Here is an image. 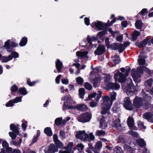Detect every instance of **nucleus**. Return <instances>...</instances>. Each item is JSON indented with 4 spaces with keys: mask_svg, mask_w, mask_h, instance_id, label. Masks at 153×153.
Instances as JSON below:
<instances>
[{
    "mask_svg": "<svg viewBox=\"0 0 153 153\" xmlns=\"http://www.w3.org/2000/svg\"><path fill=\"white\" fill-rule=\"evenodd\" d=\"M110 99L108 96H105L102 98L103 102L101 105V111L100 113L102 114L107 113L109 115L110 112L109 110L113 102L116 99L117 96L116 93L113 92L110 93Z\"/></svg>",
    "mask_w": 153,
    "mask_h": 153,
    "instance_id": "obj_1",
    "label": "nucleus"
},
{
    "mask_svg": "<svg viewBox=\"0 0 153 153\" xmlns=\"http://www.w3.org/2000/svg\"><path fill=\"white\" fill-rule=\"evenodd\" d=\"M144 100L143 99L138 97H135L133 100V104L134 107L137 108H140L143 107V108H146L149 105V103L148 102L151 98V96H148L145 93L143 94Z\"/></svg>",
    "mask_w": 153,
    "mask_h": 153,
    "instance_id": "obj_2",
    "label": "nucleus"
},
{
    "mask_svg": "<svg viewBox=\"0 0 153 153\" xmlns=\"http://www.w3.org/2000/svg\"><path fill=\"white\" fill-rule=\"evenodd\" d=\"M143 71H146L149 75H151L150 71L147 68L144 66H140L137 68L136 71L134 69H132L131 73L132 78L135 82H139V78L141 75L143 73Z\"/></svg>",
    "mask_w": 153,
    "mask_h": 153,
    "instance_id": "obj_3",
    "label": "nucleus"
},
{
    "mask_svg": "<svg viewBox=\"0 0 153 153\" xmlns=\"http://www.w3.org/2000/svg\"><path fill=\"white\" fill-rule=\"evenodd\" d=\"M130 70V68H128L127 70H126L125 74L120 72H118L114 76L115 82H118L121 83L124 82L126 81V77L128 75Z\"/></svg>",
    "mask_w": 153,
    "mask_h": 153,
    "instance_id": "obj_4",
    "label": "nucleus"
},
{
    "mask_svg": "<svg viewBox=\"0 0 153 153\" xmlns=\"http://www.w3.org/2000/svg\"><path fill=\"white\" fill-rule=\"evenodd\" d=\"M18 44L16 43L15 39H11L7 40L4 42L3 47L4 48L7 52H10L13 50V48L17 46Z\"/></svg>",
    "mask_w": 153,
    "mask_h": 153,
    "instance_id": "obj_5",
    "label": "nucleus"
},
{
    "mask_svg": "<svg viewBox=\"0 0 153 153\" xmlns=\"http://www.w3.org/2000/svg\"><path fill=\"white\" fill-rule=\"evenodd\" d=\"M122 88L124 91H126L129 96L133 95L136 91L135 86L131 84L127 85L126 87L123 86Z\"/></svg>",
    "mask_w": 153,
    "mask_h": 153,
    "instance_id": "obj_6",
    "label": "nucleus"
},
{
    "mask_svg": "<svg viewBox=\"0 0 153 153\" xmlns=\"http://www.w3.org/2000/svg\"><path fill=\"white\" fill-rule=\"evenodd\" d=\"M76 136L77 138L80 139L83 141H87L89 140L88 136L84 130L77 132Z\"/></svg>",
    "mask_w": 153,
    "mask_h": 153,
    "instance_id": "obj_7",
    "label": "nucleus"
},
{
    "mask_svg": "<svg viewBox=\"0 0 153 153\" xmlns=\"http://www.w3.org/2000/svg\"><path fill=\"white\" fill-rule=\"evenodd\" d=\"M91 117V115L90 114L88 113H85L78 117L77 120L81 122L86 123L89 121Z\"/></svg>",
    "mask_w": 153,
    "mask_h": 153,
    "instance_id": "obj_8",
    "label": "nucleus"
},
{
    "mask_svg": "<svg viewBox=\"0 0 153 153\" xmlns=\"http://www.w3.org/2000/svg\"><path fill=\"white\" fill-rule=\"evenodd\" d=\"M62 100L64 101L62 110L64 111L67 108H68V104L72 103V98L70 95H66L62 98Z\"/></svg>",
    "mask_w": 153,
    "mask_h": 153,
    "instance_id": "obj_9",
    "label": "nucleus"
},
{
    "mask_svg": "<svg viewBox=\"0 0 153 153\" xmlns=\"http://www.w3.org/2000/svg\"><path fill=\"white\" fill-rule=\"evenodd\" d=\"M58 151V148L53 143L50 145L48 149H45L44 150L45 153H55Z\"/></svg>",
    "mask_w": 153,
    "mask_h": 153,
    "instance_id": "obj_10",
    "label": "nucleus"
},
{
    "mask_svg": "<svg viewBox=\"0 0 153 153\" xmlns=\"http://www.w3.org/2000/svg\"><path fill=\"white\" fill-rule=\"evenodd\" d=\"M105 25V24L102 22L97 21L93 22L91 26L93 27H95L99 30H100L103 29Z\"/></svg>",
    "mask_w": 153,
    "mask_h": 153,
    "instance_id": "obj_11",
    "label": "nucleus"
},
{
    "mask_svg": "<svg viewBox=\"0 0 153 153\" xmlns=\"http://www.w3.org/2000/svg\"><path fill=\"white\" fill-rule=\"evenodd\" d=\"M123 106L126 109L131 110L132 109L131 102L128 97H125L124 100Z\"/></svg>",
    "mask_w": 153,
    "mask_h": 153,
    "instance_id": "obj_12",
    "label": "nucleus"
},
{
    "mask_svg": "<svg viewBox=\"0 0 153 153\" xmlns=\"http://www.w3.org/2000/svg\"><path fill=\"white\" fill-rule=\"evenodd\" d=\"M102 94V92L101 91H98V93L97 94V97L95 99V100H92V102L90 103V105L91 107L94 108L97 106V103L101 97Z\"/></svg>",
    "mask_w": 153,
    "mask_h": 153,
    "instance_id": "obj_13",
    "label": "nucleus"
},
{
    "mask_svg": "<svg viewBox=\"0 0 153 153\" xmlns=\"http://www.w3.org/2000/svg\"><path fill=\"white\" fill-rule=\"evenodd\" d=\"M149 39L148 38H146L140 43L136 42L135 45L136 46L139 48H142L145 47L148 43L149 46H150L151 45V43L149 42Z\"/></svg>",
    "mask_w": 153,
    "mask_h": 153,
    "instance_id": "obj_14",
    "label": "nucleus"
},
{
    "mask_svg": "<svg viewBox=\"0 0 153 153\" xmlns=\"http://www.w3.org/2000/svg\"><path fill=\"white\" fill-rule=\"evenodd\" d=\"M127 123L130 130H137V128L134 126V120L131 117H129L127 120Z\"/></svg>",
    "mask_w": 153,
    "mask_h": 153,
    "instance_id": "obj_15",
    "label": "nucleus"
},
{
    "mask_svg": "<svg viewBox=\"0 0 153 153\" xmlns=\"http://www.w3.org/2000/svg\"><path fill=\"white\" fill-rule=\"evenodd\" d=\"M143 117L149 122L153 123V113L148 112L143 114Z\"/></svg>",
    "mask_w": 153,
    "mask_h": 153,
    "instance_id": "obj_16",
    "label": "nucleus"
},
{
    "mask_svg": "<svg viewBox=\"0 0 153 153\" xmlns=\"http://www.w3.org/2000/svg\"><path fill=\"white\" fill-rule=\"evenodd\" d=\"M105 50L104 46L100 45L98 46L97 49L95 51L94 53L97 55H101L103 54Z\"/></svg>",
    "mask_w": 153,
    "mask_h": 153,
    "instance_id": "obj_17",
    "label": "nucleus"
},
{
    "mask_svg": "<svg viewBox=\"0 0 153 153\" xmlns=\"http://www.w3.org/2000/svg\"><path fill=\"white\" fill-rule=\"evenodd\" d=\"M88 52L86 51H78L76 52V54L78 58L82 59L87 57L88 56L87 55Z\"/></svg>",
    "mask_w": 153,
    "mask_h": 153,
    "instance_id": "obj_18",
    "label": "nucleus"
},
{
    "mask_svg": "<svg viewBox=\"0 0 153 153\" xmlns=\"http://www.w3.org/2000/svg\"><path fill=\"white\" fill-rule=\"evenodd\" d=\"M87 40L88 41V43L89 44V45L91 46L92 47L94 46L96 47L97 46V44H94L92 45V41H97V39L95 36H92L91 38L90 36L88 35L87 38Z\"/></svg>",
    "mask_w": 153,
    "mask_h": 153,
    "instance_id": "obj_19",
    "label": "nucleus"
},
{
    "mask_svg": "<svg viewBox=\"0 0 153 153\" xmlns=\"http://www.w3.org/2000/svg\"><path fill=\"white\" fill-rule=\"evenodd\" d=\"M108 120L106 117H102L100 120V127L102 128H105L107 126Z\"/></svg>",
    "mask_w": 153,
    "mask_h": 153,
    "instance_id": "obj_20",
    "label": "nucleus"
},
{
    "mask_svg": "<svg viewBox=\"0 0 153 153\" xmlns=\"http://www.w3.org/2000/svg\"><path fill=\"white\" fill-rule=\"evenodd\" d=\"M108 87L113 90H117L120 88V85L118 84L110 82L108 84Z\"/></svg>",
    "mask_w": 153,
    "mask_h": 153,
    "instance_id": "obj_21",
    "label": "nucleus"
},
{
    "mask_svg": "<svg viewBox=\"0 0 153 153\" xmlns=\"http://www.w3.org/2000/svg\"><path fill=\"white\" fill-rule=\"evenodd\" d=\"M10 130L13 131L16 134H18L19 128L18 125H15L13 124H11L10 125Z\"/></svg>",
    "mask_w": 153,
    "mask_h": 153,
    "instance_id": "obj_22",
    "label": "nucleus"
},
{
    "mask_svg": "<svg viewBox=\"0 0 153 153\" xmlns=\"http://www.w3.org/2000/svg\"><path fill=\"white\" fill-rule=\"evenodd\" d=\"M102 147V143L100 141H98L96 143L95 146V150L94 153H99L100 152L99 150L101 149Z\"/></svg>",
    "mask_w": 153,
    "mask_h": 153,
    "instance_id": "obj_23",
    "label": "nucleus"
},
{
    "mask_svg": "<svg viewBox=\"0 0 153 153\" xmlns=\"http://www.w3.org/2000/svg\"><path fill=\"white\" fill-rule=\"evenodd\" d=\"M76 108L81 111H85L87 109L86 106L84 104H80L76 105Z\"/></svg>",
    "mask_w": 153,
    "mask_h": 153,
    "instance_id": "obj_24",
    "label": "nucleus"
},
{
    "mask_svg": "<svg viewBox=\"0 0 153 153\" xmlns=\"http://www.w3.org/2000/svg\"><path fill=\"white\" fill-rule=\"evenodd\" d=\"M62 63L59 59L57 60L56 62V66L57 71L59 72H61V70L62 66Z\"/></svg>",
    "mask_w": 153,
    "mask_h": 153,
    "instance_id": "obj_25",
    "label": "nucleus"
},
{
    "mask_svg": "<svg viewBox=\"0 0 153 153\" xmlns=\"http://www.w3.org/2000/svg\"><path fill=\"white\" fill-rule=\"evenodd\" d=\"M73 144L74 143L73 142H70L68 143L67 146L64 147V149L67 150L70 153H73L74 151V149L73 150L72 149Z\"/></svg>",
    "mask_w": 153,
    "mask_h": 153,
    "instance_id": "obj_26",
    "label": "nucleus"
},
{
    "mask_svg": "<svg viewBox=\"0 0 153 153\" xmlns=\"http://www.w3.org/2000/svg\"><path fill=\"white\" fill-rule=\"evenodd\" d=\"M136 142L137 144L140 147H143L145 146L146 143L144 139L142 138H139L137 139Z\"/></svg>",
    "mask_w": 153,
    "mask_h": 153,
    "instance_id": "obj_27",
    "label": "nucleus"
},
{
    "mask_svg": "<svg viewBox=\"0 0 153 153\" xmlns=\"http://www.w3.org/2000/svg\"><path fill=\"white\" fill-rule=\"evenodd\" d=\"M13 59V57L11 55H9L8 56H2L1 57V62L3 63L7 62Z\"/></svg>",
    "mask_w": 153,
    "mask_h": 153,
    "instance_id": "obj_28",
    "label": "nucleus"
},
{
    "mask_svg": "<svg viewBox=\"0 0 153 153\" xmlns=\"http://www.w3.org/2000/svg\"><path fill=\"white\" fill-rule=\"evenodd\" d=\"M112 126L115 128H118L120 127L121 124L120 123V120L117 118L114 120L112 124Z\"/></svg>",
    "mask_w": 153,
    "mask_h": 153,
    "instance_id": "obj_29",
    "label": "nucleus"
},
{
    "mask_svg": "<svg viewBox=\"0 0 153 153\" xmlns=\"http://www.w3.org/2000/svg\"><path fill=\"white\" fill-rule=\"evenodd\" d=\"M62 117H58L55 120V123L56 126L61 125L62 126L64 125L63 123V120H62Z\"/></svg>",
    "mask_w": 153,
    "mask_h": 153,
    "instance_id": "obj_30",
    "label": "nucleus"
},
{
    "mask_svg": "<svg viewBox=\"0 0 153 153\" xmlns=\"http://www.w3.org/2000/svg\"><path fill=\"white\" fill-rule=\"evenodd\" d=\"M101 80V78L100 77L95 78L92 82L94 87H97L100 83Z\"/></svg>",
    "mask_w": 153,
    "mask_h": 153,
    "instance_id": "obj_31",
    "label": "nucleus"
},
{
    "mask_svg": "<svg viewBox=\"0 0 153 153\" xmlns=\"http://www.w3.org/2000/svg\"><path fill=\"white\" fill-rule=\"evenodd\" d=\"M27 38L26 37H23L21 39L19 45L20 46L23 47L25 46L27 42Z\"/></svg>",
    "mask_w": 153,
    "mask_h": 153,
    "instance_id": "obj_32",
    "label": "nucleus"
},
{
    "mask_svg": "<svg viewBox=\"0 0 153 153\" xmlns=\"http://www.w3.org/2000/svg\"><path fill=\"white\" fill-rule=\"evenodd\" d=\"M140 34V33L137 30L134 31L132 35V40L134 41L136 40L138 36H139Z\"/></svg>",
    "mask_w": 153,
    "mask_h": 153,
    "instance_id": "obj_33",
    "label": "nucleus"
},
{
    "mask_svg": "<svg viewBox=\"0 0 153 153\" xmlns=\"http://www.w3.org/2000/svg\"><path fill=\"white\" fill-rule=\"evenodd\" d=\"M44 132L47 135L51 136L52 135V132L50 127H47L45 128Z\"/></svg>",
    "mask_w": 153,
    "mask_h": 153,
    "instance_id": "obj_34",
    "label": "nucleus"
},
{
    "mask_svg": "<svg viewBox=\"0 0 153 153\" xmlns=\"http://www.w3.org/2000/svg\"><path fill=\"white\" fill-rule=\"evenodd\" d=\"M112 59L115 65L119 63L120 62V59L119 56L117 55H115L114 57H112Z\"/></svg>",
    "mask_w": 153,
    "mask_h": 153,
    "instance_id": "obj_35",
    "label": "nucleus"
},
{
    "mask_svg": "<svg viewBox=\"0 0 153 153\" xmlns=\"http://www.w3.org/2000/svg\"><path fill=\"white\" fill-rule=\"evenodd\" d=\"M84 148V146L82 144H77L76 147L74 148V150L77 149L80 152H82V150Z\"/></svg>",
    "mask_w": 153,
    "mask_h": 153,
    "instance_id": "obj_36",
    "label": "nucleus"
},
{
    "mask_svg": "<svg viewBox=\"0 0 153 153\" xmlns=\"http://www.w3.org/2000/svg\"><path fill=\"white\" fill-rule=\"evenodd\" d=\"M135 25L137 29H141L142 28L143 23L141 20H138L136 22Z\"/></svg>",
    "mask_w": 153,
    "mask_h": 153,
    "instance_id": "obj_37",
    "label": "nucleus"
},
{
    "mask_svg": "<svg viewBox=\"0 0 153 153\" xmlns=\"http://www.w3.org/2000/svg\"><path fill=\"white\" fill-rule=\"evenodd\" d=\"M54 143L58 148H59V149H64V147L63 146V144L59 140L57 141Z\"/></svg>",
    "mask_w": 153,
    "mask_h": 153,
    "instance_id": "obj_38",
    "label": "nucleus"
},
{
    "mask_svg": "<svg viewBox=\"0 0 153 153\" xmlns=\"http://www.w3.org/2000/svg\"><path fill=\"white\" fill-rule=\"evenodd\" d=\"M22 140L21 139H20L18 142H16L14 140L10 142V144L12 145H14L16 146H19L21 143Z\"/></svg>",
    "mask_w": 153,
    "mask_h": 153,
    "instance_id": "obj_39",
    "label": "nucleus"
},
{
    "mask_svg": "<svg viewBox=\"0 0 153 153\" xmlns=\"http://www.w3.org/2000/svg\"><path fill=\"white\" fill-rule=\"evenodd\" d=\"M40 131L38 130L37 131V133L36 136L33 139L32 141L31 144H33L36 142L38 137L40 135Z\"/></svg>",
    "mask_w": 153,
    "mask_h": 153,
    "instance_id": "obj_40",
    "label": "nucleus"
},
{
    "mask_svg": "<svg viewBox=\"0 0 153 153\" xmlns=\"http://www.w3.org/2000/svg\"><path fill=\"white\" fill-rule=\"evenodd\" d=\"M152 79H150L145 82L144 83L145 85L149 88H151L152 86Z\"/></svg>",
    "mask_w": 153,
    "mask_h": 153,
    "instance_id": "obj_41",
    "label": "nucleus"
},
{
    "mask_svg": "<svg viewBox=\"0 0 153 153\" xmlns=\"http://www.w3.org/2000/svg\"><path fill=\"white\" fill-rule=\"evenodd\" d=\"M104 82H105L107 85L108 86V84L110 83L109 82L110 76L109 75L105 74L104 76Z\"/></svg>",
    "mask_w": 153,
    "mask_h": 153,
    "instance_id": "obj_42",
    "label": "nucleus"
},
{
    "mask_svg": "<svg viewBox=\"0 0 153 153\" xmlns=\"http://www.w3.org/2000/svg\"><path fill=\"white\" fill-rule=\"evenodd\" d=\"M2 142L3 149H1V150H3L4 151V153H5V149L9 146V145L7 142L3 140Z\"/></svg>",
    "mask_w": 153,
    "mask_h": 153,
    "instance_id": "obj_43",
    "label": "nucleus"
},
{
    "mask_svg": "<svg viewBox=\"0 0 153 153\" xmlns=\"http://www.w3.org/2000/svg\"><path fill=\"white\" fill-rule=\"evenodd\" d=\"M19 92L23 95H26L27 94L26 89L24 88H19Z\"/></svg>",
    "mask_w": 153,
    "mask_h": 153,
    "instance_id": "obj_44",
    "label": "nucleus"
},
{
    "mask_svg": "<svg viewBox=\"0 0 153 153\" xmlns=\"http://www.w3.org/2000/svg\"><path fill=\"white\" fill-rule=\"evenodd\" d=\"M117 49L119 51L120 53H122L125 49V47L122 44H118Z\"/></svg>",
    "mask_w": 153,
    "mask_h": 153,
    "instance_id": "obj_45",
    "label": "nucleus"
},
{
    "mask_svg": "<svg viewBox=\"0 0 153 153\" xmlns=\"http://www.w3.org/2000/svg\"><path fill=\"white\" fill-rule=\"evenodd\" d=\"M105 134V132L103 130H98L95 133V135L97 136H103Z\"/></svg>",
    "mask_w": 153,
    "mask_h": 153,
    "instance_id": "obj_46",
    "label": "nucleus"
},
{
    "mask_svg": "<svg viewBox=\"0 0 153 153\" xmlns=\"http://www.w3.org/2000/svg\"><path fill=\"white\" fill-rule=\"evenodd\" d=\"M79 95L81 98L83 99L85 94V90L84 88H81L79 91Z\"/></svg>",
    "mask_w": 153,
    "mask_h": 153,
    "instance_id": "obj_47",
    "label": "nucleus"
},
{
    "mask_svg": "<svg viewBox=\"0 0 153 153\" xmlns=\"http://www.w3.org/2000/svg\"><path fill=\"white\" fill-rule=\"evenodd\" d=\"M39 82V80H37L35 81L31 82L29 79H27V82L28 85L30 86H33L36 83Z\"/></svg>",
    "mask_w": 153,
    "mask_h": 153,
    "instance_id": "obj_48",
    "label": "nucleus"
},
{
    "mask_svg": "<svg viewBox=\"0 0 153 153\" xmlns=\"http://www.w3.org/2000/svg\"><path fill=\"white\" fill-rule=\"evenodd\" d=\"M118 43H114L110 45L109 48L114 50L117 49Z\"/></svg>",
    "mask_w": 153,
    "mask_h": 153,
    "instance_id": "obj_49",
    "label": "nucleus"
},
{
    "mask_svg": "<svg viewBox=\"0 0 153 153\" xmlns=\"http://www.w3.org/2000/svg\"><path fill=\"white\" fill-rule=\"evenodd\" d=\"M18 87L15 84L13 85L10 88L11 93L17 91L18 90Z\"/></svg>",
    "mask_w": 153,
    "mask_h": 153,
    "instance_id": "obj_50",
    "label": "nucleus"
},
{
    "mask_svg": "<svg viewBox=\"0 0 153 153\" xmlns=\"http://www.w3.org/2000/svg\"><path fill=\"white\" fill-rule=\"evenodd\" d=\"M22 97H17L15 99L13 100L14 103H17L19 102H21L22 101Z\"/></svg>",
    "mask_w": 153,
    "mask_h": 153,
    "instance_id": "obj_51",
    "label": "nucleus"
},
{
    "mask_svg": "<svg viewBox=\"0 0 153 153\" xmlns=\"http://www.w3.org/2000/svg\"><path fill=\"white\" fill-rule=\"evenodd\" d=\"M77 83L80 85H82L83 81V79L80 77H78L76 79Z\"/></svg>",
    "mask_w": 153,
    "mask_h": 153,
    "instance_id": "obj_52",
    "label": "nucleus"
},
{
    "mask_svg": "<svg viewBox=\"0 0 153 153\" xmlns=\"http://www.w3.org/2000/svg\"><path fill=\"white\" fill-rule=\"evenodd\" d=\"M11 54L10 55H11V56L13 57V58L15 59L19 57V54L16 51H11Z\"/></svg>",
    "mask_w": 153,
    "mask_h": 153,
    "instance_id": "obj_53",
    "label": "nucleus"
},
{
    "mask_svg": "<svg viewBox=\"0 0 153 153\" xmlns=\"http://www.w3.org/2000/svg\"><path fill=\"white\" fill-rule=\"evenodd\" d=\"M124 148L125 150L127 151H133V149L131 147L127 145H125L124 146Z\"/></svg>",
    "mask_w": 153,
    "mask_h": 153,
    "instance_id": "obj_54",
    "label": "nucleus"
},
{
    "mask_svg": "<svg viewBox=\"0 0 153 153\" xmlns=\"http://www.w3.org/2000/svg\"><path fill=\"white\" fill-rule=\"evenodd\" d=\"M115 149V153H123V150L120 147L118 146H116Z\"/></svg>",
    "mask_w": 153,
    "mask_h": 153,
    "instance_id": "obj_55",
    "label": "nucleus"
},
{
    "mask_svg": "<svg viewBox=\"0 0 153 153\" xmlns=\"http://www.w3.org/2000/svg\"><path fill=\"white\" fill-rule=\"evenodd\" d=\"M129 133L135 137H137L138 136V134L136 132L133 131L132 130L129 131Z\"/></svg>",
    "mask_w": 153,
    "mask_h": 153,
    "instance_id": "obj_56",
    "label": "nucleus"
},
{
    "mask_svg": "<svg viewBox=\"0 0 153 153\" xmlns=\"http://www.w3.org/2000/svg\"><path fill=\"white\" fill-rule=\"evenodd\" d=\"M13 103H14L13 100H11L6 104L5 105L7 107H12L13 106Z\"/></svg>",
    "mask_w": 153,
    "mask_h": 153,
    "instance_id": "obj_57",
    "label": "nucleus"
},
{
    "mask_svg": "<svg viewBox=\"0 0 153 153\" xmlns=\"http://www.w3.org/2000/svg\"><path fill=\"white\" fill-rule=\"evenodd\" d=\"M15 133L12 132H10L9 134L12 139H15L16 137V135Z\"/></svg>",
    "mask_w": 153,
    "mask_h": 153,
    "instance_id": "obj_58",
    "label": "nucleus"
},
{
    "mask_svg": "<svg viewBox=\"0 0 153 153\" xmlns=\"http://www.w3.org/2000/svg\"><path fill=\"white\" fill-rule=\"evenodd\" d=\"M23 123L22 125V128H23L24 130H25L27 127L26 125L27 124V121L23 120L22 121Z\"/></svg>",
    "mask_w": 153,
    "mask_h": 153,
    "instance_id": "obj_59",
    "label": "nucleus"
},
{
    "mask_svg": "<svg viewBox=\"0 0 153 153\" xmlns=\"http://www.w3.org/2000/svg\"><path fill=\"white\" fill-rule=\"evenodd\" d=\"M123 39V35H120L117 36L116 38V40L119 42H121Z\"/></svg>",
    "mask_w": 153,
    "mask_h": 153,
    "instance_id": "obj_60",
    "label": "nucleus"
},
{
    "mask_svg": "<svg viewBox=\"0 0 153 153\" xmlns=\"http://www.w3.org/2000/svg\"><path fill=\"white\" fill-rule=\"evenodd\" d=\"M85 87L86 89L89 90H91L92 88L91 85L88 82L85 83Z\"/></svg>",
    "mask_w": 153,
    "mask_h": 153,
    "instance_id": "obj_61",
    "label": "nucleus"
},
{
    "mask_svg": "<svg viewBox=\"0 0 153 153\" xmlns=\"http://www.w3.org/2000/svg\"><path fill=\"white\" fill-rule=\"evenodd\" d=\"M147 9L146 8H143L139 13L137 15L140 14L142 15H144L145 13H147Z\"/></svg>",
    "mask_w": 153,
    "mask_h": 153,
    "instance_id": "obj_62",
    "label": "nucleus"
},
{
    "mask_svg": "<svg viewBox=\"0 0 153 153\" xmlns=\"http://www.w3.org/2000/svg\"><path fill=\"white\" fill-rule=\"evenodd\" d=\"M139 64L140 65H143L145 62V60L144 59L139 58L138 60Z\"/></svg>",
    "mask_w": 153,
    "mask_h": 153,
    "instance_id": "obj_63",
    "label": "nucleus"
},
{
    "mask_svg": "<svg viewBox=\"0 0 153 153\" xmlns=\"http://www.w3.org/2000/svg\"><path fill=\"white\" fill-rule=\"evenodd\" d=\"M96 95V93H94L91 94L90 95H89L88 97V99H85V100L86 101H88L90 100L91 98L94 97Z\"/></svg>",
    "mask_w": 153,
    "mask_h": 153,
    "instance_id": "obj_64",
    "label": "nucleus"
}]
</instances>
